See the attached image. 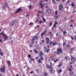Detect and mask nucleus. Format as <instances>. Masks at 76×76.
<instances>
[{"mask_svg": "<svg viewBox=\"0 0 76 76\" xmlns=\"http://www.w3.org/2000/svg\"><path fill=\"white\" fill-rule=\"evenodd\" d=\"M4 4L6 7L8 6V5H7V4L6 2H4Z\"/></svg>", "mask_w": 76, "mask_h": 76, "instance_id": "40", "label": "nucleus"}, {"mask_svg": "<svg viewBox=\"0 0 76 76\" xmlns=\"http://www.w3.org/2000/svg\"><path fill=\"white\" fill-rule=\"evenodd\" d=\"M35 58L36 60H37L39 59V58L38 57H36Z\"/></svg>", "mask_w": 76, "mask_h": 76, "instance_id": "61", "label": "nucleus"}, {"mask_svg": "<svg viewBox=\"0 0 76 76\" xmlns=\"http://www.w3.org/2000/svg\"><path fill=\"white\" fill-rule=\"evenodd\" d=\"M17 23V21L16 20H14L11 21L10 23V26H12L13 25H15Z\"/></svg>", "mask_w": 76, "mask_h": 76, "instance_id": "2", "label": "nucleus"}, {"mask_svg": "<svg viewBox=\"0 0 76 76\" xmlns=\"http://www.w3.org/2000/svg\"><path fill=\"white\" fill-rule=\"evenodd\" d=\"M66 48H70V45L69 44L67 45L66 46Z\"/></svg>", "mask_w": 76, "mask_h": 76, "instance_id": "32", "label": "nucleus"}, {"mask_svg": "<svg viewBox=\"0 0 76 76\" xmlns=\"http://www.w3.org/2000/svg\"><path fill=\"white\" fill-rule=\"evenodd\" d=\"M45 39L46 40V43H48L50 41V39L48 37H46L45 38Z\"/></svg>", "mask_w": 76, "mask_h": 76, "instance_id": "17", "label": "nucleus"}, {"mask_svg": "<svg viewBox=\"0 0 76 76\" xmlns=\"http://www.w3.org/2000/svg\"><path fill=\"white\" fill-rule=\"evenodd\" d=\"M53 42H51L49 43V45H53Z\"/></svg>", "mask_w": 76, "mask_h": 76, "instance_id": "37", "label": "nucleus"}, {"mask_svg": "<svg viewBox=\"0 0 76 76\" xmlns=\"http://www.w3.org/2000/svg\"><path fill=\"white\" fill-rule=\"evenodd\" d=\"M50 34V36L52 37L53 36V34L52 33V32H50L49 33V35H50V34Z\"/></svg>", "mask_w": 76, "mask_h": 76, "instance_id": "30", "label": "nucleus"}, {"mask_svg": "<svg viewBox=\"0 0 76 76\" xmlns=\"http://www.w3.org/2000/svg\"><path fill=\"white\" fill-rule=\"evenodd\" d=\"M43 54V52L42 51H40L39 52V56H42Z\"/></svg>", "mask_w": 76, "mask_h": 76, "instance_id": "19", "label": "nucleus"}, {"mask_svg": "<svg viewBox=\"0 0 76 76\" xmlns=\"http://www.w3.org/2000/svg\"><path fill=\"white\" fill-rule=\"evenodd\" d=\"M47 59H48V60L49 61H50V59L49 57Z\"/></svg>", "mask_w": 76, "mask_h": 76, "instance_id": "49", "label": "nucleus"}, {"mask_svg": "<svg viewBox=\"0 0 76 76\" xmlns=\"http://www.w3.org/2000/svg\"><path fill=\"white\" fill-rule=\"evenodd\" d=\"M42 20H43V21H42L41 20H40L39 22V23L40 24H41L42 23H43L44 22H46V20L44 18H42Z\"/></svg>", "mask_w": 76, "mask_h": 76, "instance_id": "14", "label": "nucleus"}, {"mask_svg": "<svg viewBox=\"0 0 76 76\" xmlns=\"http://www.w3.org/2000/svg\"><path fill=\"white\" fill-rule=\"evenodd\" d=\"M36 49L37 50H38L39 49H40V48L39 47V45H37Z\"/></svg>", "mask_w": 76, "mask_h": 76, "instance_id": "31", "label": "nucleus"}, {"mask_svg": "<svg viewBox=\"0 0 76 76\" xmlns=\"http://www.w3.org/2000/svg\"><path fill=\"white\" fill-rule=\"evenodd\" d=\"M57 72L58 73H61V72H62V70L60 69L59 70H58Z\"/></svg>", "mask_w": 76, "mask_h": 76, "instance_id": "28", "label": "nucleus"}, {"mask_svg": "<svg viewBox=\"0 0 76 76\" xmlns=\"http://www.w3.org/2000/svg\"><path fill=\"white\" fill-rule=\"evenodd\" d=\"M46 66V69H50L52 68H53L52 66H51V65H49L48 64H47Z\"/></svg>", "mask_w": 76, "mask_h": 76, "instance_id": "8", "label": "nucleus"}, {"mask_svg": "<svg viewBox=\"0 0 76 76\" xmlns=\"http://www.w3.org/2000/svg\"><path fill=\"white\" fill-rule=\"evenodd\" d=\"M64 58L66 60L68 61L70 60L69 57L67 56H65L64 57Z\"/></svg>", "mask_w": 76, "mask_h": 76, "instance_id": "18", "label": "nucleus"}, {"mask_svg": "<svg viewBox=\"0 0 76 76\" xmlns=\"http://www.w3.org/2000/svg\"><path fill=\"white\" fill-rule=\"evenodd\" d=\"M0 70L2 72V73H5V72L6 69L5 67V65H4L0 69Z\"/></svg>", "mask_w": 76, "mask_h": 76, "instance_id": "3", "label": "nucleus"}, {"mask_svg": "<svg viewBox=\"0 0 76 76\" xmlns=\"http://www.w3.org/2000/svg\"><path fill=\"white\" fill-rule=\"evenodd\" d=\"M31 41L32 42V44L34 45V43L35 39L33 38L31 40Z\"/></svg>", "mask_w": 76, "mask_h": 76, "instance_id": "27", "label": "nucleus"}, {"mask_svg": "<svg viewBox=\"0 0 76 76\" xmlns=\"http://www.w3.org/2000/svg\"><path fill=\"white\" fill-rule=\"evenodd\" d=\"M31 8V5L29 7V9L30 10Z\"/></svg>", "mask_w": 76, "mask_h": 76, "instance_id": "58", "label": "nucleus"}, {"mask_svg": "<svg viewBox=\"0 0 76 76\" xmlns=\"http://www.w3.org/2000/svg\"><path fill=\"white\" fill-rule=\"evenodd\" d=\"M53 53L54 54H56L58 55V52H53Z\"/></svg>", "mask_w": 76, "mask_h": 76, "instance_id": "46", "label": "nucleus"}, {"mask_svg": "<svg viewBox=\"0 0 76 76\" xmlns=\"http://www.w3.org/2000/svg\"><path fill=\"white\" fill-rule=\"evenodd\" d=\"M44 4L40 5L41 8L43 9Z\"/></svg>", "mask_w": 76, "mask_h": 76, "instance_id": "38", "label": "nucleus"}, {"mask_svg": "<svg viewBox=\"0 0 76 76\" xmlns=\"http://www.w3.org/2000/svg\"><path fill=\"white\" fill-rule=\"evenodd\" d=\"M48 32V30H45V31H44L40 35V36L41 37H43L44 36V35H45L46 33Z\"/></svg>", "mask_w": 76, "mask_h": 76, "instance_id": "7", "label": "nucleus"}, {"mask_svg": "<svg viewBox=\"0 0 76 76\" xmlns=\"http://www.w3.org/2000/svg\"><path fill=\"white\" fill-rule=\"evenodd\" d=\"M30 60L32 61H34L35 59L31 58L30 59Z\"/></svg>", "mask_w": 76, "mask_h": 76, "instance_id": "52", "label": "nucleus"}, {"mask_svg": "<svg viewBox=\"0 0 76 76\" xmlns=\"http://www.w3.org/2000/svg\"><path fill=\"white\" fill-rule=\"evenodd\" d=\"M57 53L58 54V55H59L60 53L61 54L63 52V50L61 48H60L57 50Z\"/></svg>", "mask_w": 76, "mask_h": 76, "instance_id": "5", "label": "nucleus"}, {"mask_svg": "<svg viewBox=\"0 0 76 76\" xmlns=\"http://www.w3.org/2000/svg\"><path fill=\"white\" fill-rule=\"evenodd\" d=\"M22 10V9H21V8H19L17 10V11L15 12V14L17 13H19Z\"/></svg>", "mask_w": 76, "mask_h": 76, "instance_id": "12", "label": "nucleus"}, {"mask_svg": "<svg viewBox=\"0 0 76 76\" xmlns=\"http://www.w3.org/2000/svg\"><path fill=\"white\" fill-rule=\"evenodd\" d=\"M20 38H21L22 37V34H20V36L19 37Z\"/></svg>", "mask_w": 76, "mask_h": 76, "instance_id": "47", "label": "nucleus"}, {"mask_svg": "<svg viewBox=\"0 0 76 76\" xmlns=\"http://www.w3.org/2000/svg\"><path fill=\"white\" fill-rule=\"evenodd\" d=\"M69 26H70V27H72L73 26V25L72 24H71V25H70Z\"/></svg>", "mask_w": 76, "mask_h": 76, "instance_id": "55", "label": "nucleus"}, {"mask_svg": "<svg viewBox=\"0 0 76 76\" xmlns=\"http://www.w3.org/2000/svg\"><path fill=\"white\" fill-rule=\"evenodd\" d=\"M66 44V42H64L63 43V46H65Z\"/></svg>", "mask_w": 76, "mask_h": 76, "instance_id": "35", "label": "nucleus"}, {"mask_svg": "<svg viewBox=\"0 0 76 76\" xmlns=\"http://www.w3.org/2000/svg\"><path fill=\"white\" fill-rule=\"evenodd\" d=\"M56 35L57 36H58L59 35V34L57 33L56 34Z\"/></svg>", "mask_w": 76, "mask_h": 76, "instance_id": "59", "label": "nucleus"}, {"mask_svg": "<svg viewBox=\"0 0 76 76\" xmlns=\"http://www.w3.org/2000/svg\"><path fill=\"white\" fill-rule=\"evenodd\" d=\"M32 73H34V71H32L30 72V74H32Z\"/></svg>", "mask_w": 76, "mask_h": 76, "instance_id": "51", "label": "nucleus"}, {"mask_svg": "<svg viewBox=\"0 0 76 76\" xmlns=\"http://www.w3.org/2000/svg\"><path fill=\"white\" fill-rule=\"evenodd\" d=\"M0 35H2L4 41L7 40L8 36L6 34H5L4 32H2L1 33Z\"/></svg>", "mask_w": 76, "mask_h": 76, "instance_id": "1", "label": "nucleus"}, {"mask_svg": "<svg viewBox=\"0 0 76 76\" xmlns=\"http://www.w3.org/2000/svg\"><path fill=\"white\" fill-rule=\"evenodd\" d=\"M59 10L60 11H61L64 8L62 4H60L58 6Z\"/></svg>", "mask_w": 76, "mask_h": 76, "instance_id": "4", "label": "nucleus"}, {"mask_svg": "<svg viewBox=\"0 0 76 76\" xmlns=\"http://www.w3.org/2000/svg\"><path fill=\"white\" fill-rule=\"evenodd\" d=\"M71 61L74 63V62L76 61V58L73 57L72 56H71Z\"/></svg>", "mask_w": 76, "mask_h": 76, "instance_id": "9", "label": "nucleus"}, {"mask_svg": "<svg viewBox=\"0 0 76 76\" xmlns=\"http://www.w3.org/2000/svg\"><path fill=\"white\" fill-rule=\"evenodd\" d=\"M69 76H73V75L74 74V72H69Z\"/></svg>", "mask_w": 76, "mask_h": 76, "instance_id": "20", "label": "nucleus"}, {"mask_svg": "<svg viewBox=\"0 0 76 76\" xmlns=\"http://www.w3.org/2000/svg\"><path fill=\"white\" fill-rule=\"evenodd\" d=\"M42 2L41 1L40 2L39 4V6H40V5H42Z\"/></svg>", "mask_w": 76, "mask_h": 76, "instance_id": "54", "label": "nucleus"}, {"mask_svg": "<svg viewBox=\"0 0 76 76\" xmlns=\"http://www.w3.org/2000/svg\"><path fill=\"white\" fill-rule=\"evenodd\" d=\"M50 70H49V72L50 75H52V74H53V67L52 68L50 69Z\"/></svg>", "mask_w": 76, "mask_h": 76, "instance_id": "15", "label": "nucleus"}, {"mask_svg": "<svg viewBox=\"0 0 76 76\" xmlns=\"http://www.w3.org/2000/svg\"><path fill=\"white\" fill-rule=\"evenodd\" d=\"M39 57H40V58L38 60V62L39 63H42V61H43L44 60V58L42 56Z\"/></svg>", "mask_w": 76, "mask_h": 76, "instance_id": "6", "label": "nucleus"}, {"mask_svg": "<svg viewBox=\"0 0 76 76\" xmlns=\"http://www.w3.org/2000/svg\"><path fill=\"white\" fill-rule=\"evenodd\" d=\"M29 15V13L27 14H26V17H28V16Z\"/></svg>", "mask_w": 76, "mask_h": 76, "instance_id": "53", "label": "nucleus"}, {"mask_svg": "<svg viewBox=\"0 0 76 76\" xmlns=\"http://www.w3.org/2000/svg\"><path fill=\"white\" fill-rule=\"evenodd\" d=\"M55 15H56L58 13V11L57 10H56L55 11Z\"/></svg>", "mask_w": 76, "mask_h": 76, "instance_id": "50", "label": "nucleus"}, {"mask_svg": "<svg viewBox=\"0 0 76 76\" xmlns=\"http://www.w3.org/2000/svg\"><path fill=\"white\" fill-rule=\"evenodd\" d=\"M4 54V53H3L1 50V49H0V55H1V56H2Z\"/></svg>", "mask_w": 76, "mask_h": 76, "instance_id": "22", "label": "nucleus"}, {"mask_svg": "<svg viewBox=\"0 0 76 76\" xmlns=\"http://www.w3.org/2000/svg\"><path fill=\"white\" fill-rule=\"evenodd\" d=\"M53 24V23L52 22H51L49 24V26L50 27L51 26V25Z\"/></svg>", "mask_w": 76, "mask_h": 76, "instance_id": "39", "label": "nucleus"}, {"mask_svg": "<svg viewBox=\"0 0 76 76\" xmlns=\"http://www.w3.org/2000/svg\"><path fill=\"white\" fill-rule=\"evenodd\" d=\"M44 50L45 52H46L47 53H48L49 52L50 50V48L48 49L47 47H45Z\"/></svg>", "mask_w": 76, "mask_h": 76, "instance_id": "11", "label": "nucleus"}, {"mask_svg": "<svg viewBox=\"0 0 76 76\" xmlns=\"http://www.w3.org/2000/svg\"><path fill=\"white\" fill-rule=\"evenodd\" d=\"M56 24L57 25H58V23H57V22H56L53 25V27L52 28L53 29H54V28H55V27H56Z\"/></svg>", "mask_w": 76, "mask_h": 76, "instance_id": "16", "label": "nucleus"}, {"mask_svg": "<svg viewBox=\"0 0 76 76\" xmlns=\"http://www.w3.org/2000/svg\"><path fill=\"white\" fill-rule=\"evenodd\" d=\"M73 69L71 67H69V68H68V70L70 72H72V70Z\"/></svg>", "mask_w": 76, "mask_h": 76, "instance_id": "26", "label": "nucleus"}, {"mask_svg": "<svg viewBox=\"0 0 76 76\" xmlns=\"http://www.w3.org/2000/svg\"><path fill=\"white\" fill-rule=\"evenodd\" d=\"M72 61H71L70 63H69V64H73V63H72Z\"/></svg>", "mask_w": 76, "mask_h": 76, "instance_id": "56", "label": "nucleus"}, {"mask_svg": "<svg viewBox=\"0 0 76 76\" xmlns=\"http://www.w3.org/2000/svg\"><path fill=\"white\" fill-rule=\"evenodd\" d=\"M28 57L29 58H31V55L30 54H28Z\"/></svg>", "mask_w": 76, "mask_h": 76, "instance_id": "48", "label": "nucleus"}, {"mask_svg": "<svg viewBox=\"0 0 76 76\" xmlns=\"http://www.w3.org/2000/svg\"><path fill=\"white\" fill-rule=\"evenodd\" d=\"M54 18L55 19H58V16H54Z\"/></svg>", "mask_w": 76, "mask_h": 76, "instance_id": "29", "label": "nucleus"}, {"mask_svg": "<svg viewBox=\"0 0 76 76\" xmlns=\"http://www.w3.org/2000/svg\"><path fill=\"white\" fill-rule=\"evenodd\" d=\"M39 37V35H36L34 36L33 39H34V40H35V39H36L37 40H38Z\"/></svg>", "mask_w": 76, "mask_h": 76, "instance_id": "10", "label": "nucleus"}, {"mask_svg": "<svg viewBox=\"0 0 76 76\" xmlns=\"http://www.w3.org/2000/svg\"><path fill=\"white\" fill-rule=\"evenodd\" d=\"M52 3L54 5L56 4V3L55 2V0H52Z\"/></svg>", "mask_w": 76, "mask_h": 76, "instance_id": "23", "label": "nucleus"}, {"mask_svg": "<svg viewBox=\"0 0 76 76\" xmlns=\"http://www.w3.org/2000/svg\"><path fill=\"white\" fill-rule=\"evenodd\" d=\"M46 12L48 14H50L52 12V10L51 9H49L46 10Z\"/></svg>", "mask_w": 76, "mask_h": 76, "instance_id": "13", "label": "nucleus"}, {"mask_svg": "<svg viewBox=\"0 0 76 76\" xmlns=\"http://www.w3.org/2000/svg\"><path fill=\"white\" fill-rule=\"evenodd\" d=\"M3 8H4V9H5L6 7L4 6H3Z\"/></svg>", "mask_w": 76, "mask_h": 76, "instance_id": "63", "label": "nucleus"}, {"mask_svg": "<svg viewBox=\"0 0 76 76\" xmlns=\"http://www.w3.org/2000/svg\"><path fill=\"white\" fill-rule=\"evenodd\" d=\"M74 38H75V40H76V36L75 35V36H74Z\"/></svg>", "mask_w": 76, "mask_h": 76, "instance_id": "57", "label": "nucleus"}, {"mask_svg": "<svg viewBox=\"0 0 76 76\" xmlns=\"http://www.w3.org/2000/svg\"><path fill=\"white\" fill-rule=\"evenodd\" d=\"M36 72H37V73H39V71L38 69H36Z\"/></svg>", "mask_w": 76, "mask_h": 76, "instance_id": "33", "label": "nucleus"}, {"mask_svg": "<svg viewBox=\"0 0 76 76\" xmlns=\"http://www.w3.org/2000/svg\"><path fill=\"white\" fill-rule=\"evenodd\" d=\"M44 75L45 76H47V72L44 73Z\"/></svg>", "mask_w": 76, "mask_h": 76, "instance_id": "41", "label": "nucleus"}, {"mask_svg": "<svg viewBox=\"0 0 76 76\" xmlns=\"http://www.w3.org/2000/svg\"><path fill=\"white\" fill-rule=\"evenodd\" d=\"M74 21H75V20H70V21L71 22H74Z\"/></svg>", "mask_w": 76, "mask_h": 76, "instance_id": "64", "label": "nucleus"}, {"mask_svg": "<svg viewBox=\"0 0 76 76\" xmlns=\"http://www.w3.org/2000/svg\"><path fill=\"white\" fill-rule=\"evenodd\" d=\"M72 6L73 7H74L75 6V5H74V4L73 3H72Z\"/></svg>", "mask_w": 76, "mask_h": 76, "instance_id": "45", "label": "nucleus"}, {"mask_svg": "<svg viewBox=\"0 0 76 76\" xmlns=\"http://www.w3.org/2000/svg\"><path fill=\"white\" fill-rule=\"evenodd\" d=\"M10 42H11L13 44V43L12 40H10Z\"/></svg>", "mask_w": 76, "mask_h": 76, "instance_id": "62", "label": "nucleus"}, {"mask_svg": "<svg viewBox=\"0 0 76 76\" xmlns=\"http://www.w3.org/2000/svg\"><path fill=\"white\" fill-rule=\"evenodd\" d=\"M0 42H2V40L1 39L0 37Z\"/></svg>", "mask_w": 76, "mask_h": 76, "instance_id": "60", "label": "nucleus"}, {"mask_svg": "<svg viewBox=\"0 0 76 76\" xmlns=\"http://www.w3.org/2000/svg\"><path fill=\"white\" fill-rule=\"evenodd\" d=\"M59 59H57L56 60H54V62H55H55H56V61H59Z\"/></svg>", "mask_w": 76, "mask_h": 76, "instance_id": "43", "label": "nucleus"}, {"mask_svg": "<svg viewBox=\"0 0 76 76\" xmlns=\"http://www.w3.org/2000/svg\"><path fill=\"white\" fill-rule=\"evenodd\" d=\"M63 64H59V65L57 67H59L60 66H61Z\"/></svg>", "mask_w": 76, "mask_h": 76, "instance_id": "34", "label": "nucleus"}, {"mask_svg": "<svg viewBox=\"0 0 76 76\" xmlns=\"http://www.w3.org/2000/svg\"><path fill=\"white\" fill-rule=\"evenodd\" d=\"M7 64L9 65L10 66H11V63L10 61H7Z\"/></svg>", "mask_w": 76, "mask_h": 76, "instance_id": "25", "label": "nucleus"}, {"mask_svg": "<svg viewBox=\"0 0 76 76\" xmlns=\"http://www.w3.org/2000/svg\"><path fill=\"white\" fill-rule=\"evenodd\" d=\"M75 49V48H71L70 50V51L69 53H72V51L73 50H74Z\"/></svg>", "mask_w": 76, "mask_h": 76, "instance_id": "21", "label": "nucleus"}, {"mask_svg": "<svg viewBox=\"0 0 76 76\" xmlns=\"http://www.w3.org/2000/svg\"><path fill=\"white\" fill-rule=\"evenodd\" d=\"M34 50L35 53H38V51L35 49H34Z\"/></svg>", "mask_w": 76, "mask_h": 76, "instance_id": "36", "label": "nucleus"}, {"mask_svg": "<svg viewBox=\"0 0 76 76\" xmlns=\"http://www.w3.org/2000/svg\"><path fill=\"white\" fill-rule=\"evenodd\" d=\"M33 23L31 22V23H30L28 25V26H29V25H33Z\"/></svg>", "mask_w": 76, "mask_h": 76, "instance_id": "44", "label": "nucleus"}, {"mask_svg": "<svg viewBox=\"0 0 76 76\" xmlns=\"http://www.w3.org/2000/svg\"><path fill=\"white\" fill-rule=\"evenodd\" d=\"M58 44V43L57 42H53V46H55L56 45Z\"/></svg>", "mask_w": 76, "mask_h": 76, "instance_id": "24", "label": "nucleus"}, {"mask_svg": "<svg viewBox=\"0 0 76 76\" xmlns=\"http://www.w3.org/2000/svg\"><path fill=\"white\" fill-rule=\"evenodd\" d=\"M67 33V32L66 31H64L63 32V34H64V35H65Z\"/></svg>", "mask_w": 76, "mask_h": 76, "instance_id": "42", "label": "nucleus"}]
</instances>
